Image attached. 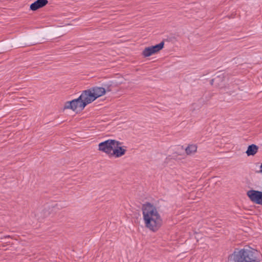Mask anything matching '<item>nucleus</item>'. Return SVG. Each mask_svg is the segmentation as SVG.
Returning <instances> with one entry per match:
<instances>
[{"label": "nucleus", "mask_w": 262, "mask_h": 262, "mask_svg": "<svg viewBox=\"0 0 262 262\" xmlns=\"http://www.w3.org/2000/svg\"><path fill=\"white\" fill-rule=\"evenodd\" d=\"M197 150V146L195 144H191L186 148V152L188 155H191L195 153Z\"/></svg>", "instance_id": "12"}, {"label": "nucleus", "mask_w": 262, "mask_h": 262, "mask_svg": "<svg viewBox=\"0 0 262 262\" xmlns=\"http://www.w3.org/2000/svg\"><path fill=\"white\" fill-rule=\"evenodd\" d=\"M142 210L145 226L150 231H157L162 226L163 220L156 207L146 203L143 205Z\"/></svg>", "instance_id": "1"}, {"label": "nucleus", "mask_w": 262, "mask_h": 262, "mask_svg": "<svg viewBox=\"0 0 262 262\" xmlns=\"http://www.w3.org/2000/svg\"><path fill=\"white\" fill-rule=\"evenodd\" d=\"M48 3L47 0H37L30 5V9L35 11L46 6Z\"/></svg>", "instance_id": "10"}, {"label": "nucleus", "mask_w": 262, "mask_h": 262, "mask_svg": "<svg viewBox=\"0 0 262 262\" xmlns=\"http://www.w3.org/2000/svg\"><path fill=\"white\" fill-rule=\"evenodd\" d=\"M126 151V147L122 145V143L117 141L116 145L113 148L111 157L119 158L123 156Z\"/></svg>", "instance_id": "7"}, {"label": "nucleus", "mask_w": 262, "mask_h": 262, "mask_svg": "<svg viewBox=\"0 0 262 262\" xmlns=\"http://www.w3.org/2000/svg\"><path fill=\"white\" fill-rule=\"evenodd\" d=\"M164 44L163 42H161L155 46L146 48L142 52L143 55L147 57L154 54L163 49Z\"/></svg>", "instance_id": "6"}, {"label": "nucleus", "mask_w": 262, "mask_h": 262, "mask_svg": "<svg viewBox=\"0 0 262 262\" xmlns=\"http://www.w3.org/2000/svg\"><path fill=\"white\" fill-rule=\"evenodd\" d=\"M85 107L81 99L79 97L72 101H67L64 103V110L70 109L73 111H82Z\"/></svg>", "instance_id": "3"}, {"label": "nucleus", "mask_w": 262, "mask_h": 262, "mask_svg": "<svg viewBox=\"0 0 262 262\" xmlns=\"http://www.w3.org/2000/svg\"><path fill=\"white\" fill-rule=\"evenodd\" d=\"M258 172L262 174V163L261 164V165L260 166V169H259Z\"/></svg>", "instance_id": "13"}, {"label": "nucleus", "mask_w": 262, "mask_h": 262, "mask_svg": "<svg viewBox=\"0 0 262 262\" xmlns=\"http://www.w3.org/2000/svg\"><path fill=\"white\" fill-rule=\"evenodd\" d=\"M90 89L96 99L104 95L106 91H110L109 90H105L104 88L99 86H95Z\"/></svg>", "instance_id": "9"}, {"label": "nucleus", "mask_w": 262, "mask_h": 262, "mask_svg": "<svg viewBox=\"0 0 262 262\" xmlns=\"http://www.w3.org/2000/svg\"><path fill=\"white\" fill-rule=\"evenodd\" d=\"M117 140L108 139L98 144V150L111 156L113 148L116 145Z\"/></svg>", "instance_id": "4"}, {"label": "nucleus", "mask_w": 262, "mask_h": 262, "mask_svg": "<svg viewBox=\"0 0 262 262\" xmlns=\"http://www.w3.org/2000/svg\"><path fill=\"white\" fill-rule=\"evenodd\" d=\"M234 262H259L248 250L241 249L233 254Z\"/></svg>", "instance_id": "2"}, {"label": "nucleus", "mask_w": 262, "mask_h": 262, "mask_svg": "<svg viewBox=\"0 0 262 262\" xmlns=\"http://www.w3.org/2000/svg\"><path fill=\"white\" fill-rule=\"evenodd\" d=\"M258 147L255 144H251L248 147L246 153L248 156H254L258 151Z\"/></svg>", "instance_id": "11"}, {"label": "nucleus", "mask_w": 262, "mask_h": 262, "mask_svg": "<svg viewBox=\"0 0 262 262\" xmlns=\"http://www.w3.org/2000/svg\"><path fill=\"white\" fill-rule=\"evenodd\" d=\"M247 195L252 202L257 204L262 205V192L250 190L247 191Z\"/></svg>", "instance_id": "5"}, {"label": "nucleus", "mask_w": 262, "mask_h": 262, "mask_svg": "<svg viewBox=\"0 0 262 262\" xmlns=\"http://www.w3.org/2000/svg\"><path fill=\"white\" fill-rule=\"evenodd\" d=\"M79 97L85 104V106L96 100L90 89L84 91Z\"/></svg>", "instance_id": "8"}]
</instances>
